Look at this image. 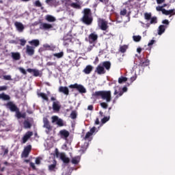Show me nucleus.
Segmentation results:
<instances>
[{
    "label": "nucleus",
    "instance_id": "52",
    "mask_svg": "<svg viewBox=\"0 0 175 175\" xmlns=\"http://www.w3.org/2000/svg\"><path fill=\"white\" fill-rule=\"evenodd\" d=\"M120 14L121 16H125V14H126V10H122L120 11Z\"/></svg>",
    "mask_w": 175,
    "mask_h": 175
},
{
    "label": "nucleus",
    "instance_id": "23",
    "mask_svg": "<svg viewBox=\"0 0 175 175\" xmlns=\"http://www.w3.org/2000/svg\"><path fill=\"white\" fill-rule=\"evenodd\" d=\"M51 28H53V25L49 23H43L40 25V29L47 30V29H50Z\"/></svg>",
    "mask_w": 175,
    "mask_h": 175
},
{
    "label": "nucleus",
    "instance_id": "39",
    "mask_svg": "<svg viewBox=\"0 0 175 175\" xmlns=\"http://www.w3.org/2000/svg\"><path fill=\"white\" fill-rule=\"evenodd\" d=\"M53 57H56V58H62V57H64V52L54 53Z\"/></svg>",
    "mask_w": 175,
    "mask_h": 175
},
{
    "label": "nucleus",
    "instance_id": "24",
    "mask_svg": "<svg viewBox=\"0 0 175 175\" xmlns=\"http://www.w3.org/2000/svg\"><path fill=\"white\" fill-rule=\"evenodd\" d=\"M61 109V105L59 104V101H54L53 103V109L54 111H59Z\"/></svg>",
    "mask_w": 175,
    "mask_h": 175
},
{
    "label": "nucleus",
    "instance_id": "26",
    "mask_svg": "<svg viewBox=\"0 0 175 175\" xmlns=\"http://www.w3.org/2000/svg\"><path fill=\"white\" fill-rule=\"evenodd\" d=\"M94 70V66H91V65H88L87 66L84 70H83V73H85V75H90V73H91V72H92V70Z\"/></svg>",
    "mask_w": 175,
    "mask_h": 175
},
{
    "label": "nucleus",
    "instance_id": "44",
    "mask_svg": "<svg viewBox=\"0 0 175 175\" xmlns=\"http://www.w3.org/2000/svg\"><path fill=\"white\" fill-rule=\"evenodd\" d=\"M107 103H105V102H103V103H100V106H101V107H103V109H107V107H109V105H107Z\"/></svg>",
    "mask_w": 175,
    "mask_h": 175
},
{
    "label": "nucleus",
    "instance_id": "42",
    "mask_svg": "<svg viewBox=\"0 0 175 175\" xmlns=\"http://www.w3.org/2000/svg\"><path fill=\"white\" fill-rule=\"evenodd\" d=\"M72 42V40L70 38H68L66 40V38H64V46H69V43Z\"/></svg>",
    "mask_w": 175,
    "mask_h": 175
},
{
    "label": "nucleus",
    "instance_id": "31",
    "mask_svg": "<svg viewBox=\"0 0 175 175\" xmlns=\"http://www.w3.org/2000/svg\"><path fill=\"white\" fill-rule=\"evenodd\" d=\"M0 99L2 100H10V96L5 94V93L0 94Z\"/></svg>",
    "mask_w": 175,
    "mask_h": 175
},
{
    "label": "nucleus",
    "instance_id": "29",
    "mask_svg": "<svg viewBox=\"0 0 175 175\" xmlns=\"http://www.w3.org/2000/svg\"><path fill=\"white\" fill-rule=\"evenodd\" d=\"M16 111V117L18 118V119H20V118H25L26 117V114L25 113H21V112L18 111V109L15 111Z\"/></svg>",
    "mask_w": 175,
    "mask_h": 175
},
{
    "label": "nucleus",
    "instance_id": "61",
    "mask_svg": "<svg viewBox=\"0 0 175 175\" xmlns=\"http://www.w3.org/2000/svg\"><path fill=\"white\" fill-rule=\"evenodd\" d=\"M95 124L96 125H99V118H96V120L95 121Z\"/></svg>",
    "mask_w": 175,
    "mask_h": 175
},
{
    "label": "nucleus",
    "instance_id": "37",
    "mask_svg": "<svg viewBox=\"0 0 175 175\" xmlns=\"http://www.w3.org/2000/svg\"><path fill=\"white\" fill-rule=\"evenodd\" d=\"M125 81H128V78L125 77H120L118 79V83L119 84H122V83H125Z\"/></svg>",
    "mask_w": 175,
    "mask_h": 175
},
{
    "label": "nucleus",
    "instance_id": "54",
    "mask_svg": "<svg viewBox=\"0 0 175 175\" xmlns=\"http://www.w3.org/2000/svg\"><path fill=\"white\" fill-rule=\"evenodd\" d=\"M36 165H40V158H37L36 159Z\"/></svg>",
    "mask_w": 175,
    "mask_h": 175
},
{
    "label": "nucleus",
    "instance_id": "3",
    "mask_svg": "<svg viewBox=\"0 0 175 175\" xmlns=\"http://www.w3.org/2000/svg\"><path fill=\"white\" fill-rule=\"evenodd\" d=\"M110 68H111V63L110 62H103L97 66L95 72L98 75H105L106 70H110Z\"/></svg>",
    "mask_w": 175,
    "mask_h": 175
},
{
    "label": "nucleus",
    "instance_id": "10",
    "mask_svg": "<svg viewBox=\"0 0 175 175\" xmlns=\"http://www.w3.org/2000/svg\"><path fill=\"white\" fill-rule=\"evenodd\" d=\"M27 72L31 73L34 77H42V75H43L42 71L35 68H28Z\"/></svg>",
    "mask_w": 175,
    "mask_h": 175
},
{
    "label": "nucleus",
    "instance_id": "28",
    "mask_svg": "<svg viewBox=\"0 0 175 175\" xmlns=\"http://www.w3.org/2000/svg\"><path fill=\"white\" fill-rule=\"evenodd\" d=\"M166 29V26L161 25L158 29V35H162Z\"/></svg>",
    "mask_w": 175,
    "mask_h": 175
},
{
    "label": "nucleus",
    "instance_id": "5",
    "mask_svg": "<svg viewBox=\"0 0 175 175\" xmlns=\"http://www.w3.org/2000/svg\"><path fill=\"white\" fill-rule=\"evenodd\" d=\"M114 90L115 92L113 95H116V99H118L120 96H122L124 92H126L128 91V88L126 87H124L122 89H121L120 86H116Z\"/></svg>",
    "mask_w": 175,
    "mask_h": 175
},
{
    "label": "nucleus",
    "instance_id": "13",
    "mask_svg": "<svg viewBox=\"0 0 175 175\" xmlns=\"http://www.w3.org/2000/svg\"><path fill=\"white\" fill-rule=\"evenodd\" d=\"M51 120H52V124H54V122H56V124L58 125V126H64V120L58 118V116H52Z\"/></svg>",
    "mask_w": 175,
    "mask_h": 175
},
{
    "label": "nucleus",
    "instance_id": "15",
    "mask_svg": "<svg viewBox=\"0 0 175 175\" xmlns=\"http://www.w3.org/2000/svg\"><path fill=\"white\" fill-rule=\"evenodd\" d=\"M26 53L27 55L32 57L35 54V46H31L29 45L26 46Z\"/></svg>",
    "mask_w": 175,
    "mask_h": 175
},
{
    "label": "nucleus",
    "instance_id": "62",
    "mask_svg": "<svg viewBox=\"0 0 175 175\" xmlns=\"http://www.w3.org/2000/svg\"><path fill=\"white\" fill-rule=\"evenodd\" d=\"M30 166H31V167H32L33 169H35V163H30Z\"/></svg>",
    "mask_w": 175,
    "mask_h": 175
},
{
    "label": "nucleus",
    "instance_id": "8",
    "mask_svg": "<svg viewBox=\"0 0 175 175\" xmlns=\"http://www.w3.org/2000/svg\"><path fill=\"white\" fill-rule=\"evenodd\" d=\"M152 14L151 12H146L144 13V18L146 20V21H150V24H157L158 23L157 16L152 17Z\"/></svg>",
    "mask_w": 175,
    "mask_h": 175
},
{
    "label": "nucleus",
    "instance_id": "33",
    "mask_svg": "<svg viewBox=\"0 0 175 175\" xmlns=\"http://www.w3.org/2000/svg\"><path fill=\"white\" fill-rule=\"evenodd\" d=\"M46 21H49V23H54V21H55L56 19H55V17L51 15H46Z\"/></svg>",
    "mask_w": 175,
    "mask_h": 175
},
{
    "label": "nucleus",
    "instance_id": "14",
    "mask_svg": "<svg viewBox=\"0 0 175 175\" xmlns=\"http://www.w3.org/2000/svg\"><path fill=\"white\" fill-rule=\"evenodd\" d=\"M31 150H32V146L31 145L25 147L24 150L22 153L23 158H28V155H29Z\"/></svg>",
    "mask_w": 175,
    "mask_h": 175
},
{
    "label": "nucleus",
    "instance_id": "35",
    "mask_svg": "<svg viewBox=\"0 0 175 175\" xmlns=\"http://www.w3.org/2000/svg\"><path fill=\"white\" fill-rule=\"evenodd\" d=\"M150 65V62L148 60H140L139 66H148Z\"/></svg>",
    "mask_w": 175,
    "mask_h": 175
},
{
    "label": "nucleus",
    "instance_id": "12",
    "mask_svg": "<svg viewBox=\"0 0 175 175\" xmlns=\"http://www.w3.org/2000/svg\"><path fill=\"white\" fill-rule=\"evenodd\" d=\"M96 132V128L92 127L89 132H88L84 137V140H88V142H91L92 140V138H91V136L94 135Z\"/></svg>",
    "mask_w": 175,
    "mask_h": 175
},
{
    "label": "nucleus",
    "instance_id": "4",
    "mask_svg": "<svg viewBox=\"0 0 175 175\" xmlns=\"http://www.w3.org/2000/svg\"><path fill=\"white\" fill-rule=\"evenodd\" d=\"M66 2L72 9L80 10L81 9V5H83V3L80 0H66Z\"/></svg>",
    "mask_w": 175,
    "mask_h": 175
},
{
    "label": "nucleus",
    "instance_id": "19",
    "mask_svg": "<svg viewBox=\"0 0 175 175\" xmlns=\"http://www.w3.org/2000/svg\"><path fill=\"white\" fill-rule=\"evenodd\" d=\"M33 135V133L32 131H28L25 133V135L23 137V144H25L26 142H28V139H30L31 136Z\"/></svg>",
    "mask_w": 175,
    "mask_h": 175
},
{
    "label": "nucleus",
    "instance_id": "57",
    "mask_svg": "<svg viewBox=\"0 0 175 175\" xmlns=\"http://www.w3.org/2000/svg\"><path fill=\"white\" fill-rule=\"evenodd\" d=\"M157 2L158 5H161V3H163V2H165V0H157Z\"/></svg>",
    "mask_w": 175,
    "mask_h": 175
},
{
    "label": "nucleus",
    "instance_id": "59",
    "mask_svg": "<svg viewBox=\"0 0 175 175\" xmlns=\"http://www.w3.org/2000/svg\"><path fill=\"white\" fill-rule=\"evenodd\" d=\"M88 110H93L94 109V107L92 105H89L88 107Z\"/></svg>",
    "mask_w": 175,
    "mask_h": 175
},
{
    "label": "nucleus",
    "instance_id": "53",
    "mask_svg": "<svg viewBox=\"0 0 175 175\" xmlns=\"http://www.w3.org/2000/svg\"><path fill=\"white\" fill-rule=\"evenodd\" d=\"M162 24H165L166 25H169V21L165 19L162 21Z\"/></svg>",
    "mask_w": 175,
    "mask_h": 175
},
{
    "label": "nucleus",
    "instance_id": "55",
    "mask_svg": "<svg viewBox=\"0 0 175 175\" xmlns=\"http://www.w3.org/2000/svg\"><path fill=\"white\" fill-rule=\"evenodd\" d=\"M155 43V40H152L150 41V42L148 44V46H152V44Z\"/></svg>",
    "mask_w": 175,
    "mask_h": 175
},
{
    "label": "nucleus",
    "instance_id": "9",
    "mask_svg": "<svg viewBox=\"0 0 175 175\" xmlns=\"http://www.w3.org/2000/svg\"><path fill=\"white\" fill-rule=\"evenodd\" d=\"M69 88H75L80 92V94H85L87 92V89L83 86V85H80L78 83H75L73 85H70Z\"/></svg>",
    "mask_w": 175,
    "mask_h": 175
},
{
    "label": "nucleus",
    "instance_id": "16",
    "mask_svg": "<svg viewBox=\"0 0 175 175\" xmlns=\"http://www.w3.org/2000/svg\"><path fill=\"white\" fill-rule=\"evenodd\" d=\"M69 131L66 130H61L59 131V135L62 139H64V140H68V137H69Z\"/></svg>",
    "mask_w": 175,
    "mask_h": 175
},
{
    "label": "nucleus",
    "instance_id": "56",
    "mask_svg": "<svg viewBox=\"0 0 175 175\" xmlns=\"http://www.w3.org/2000/svg\"><path fill=\"white\" fill-rule=\"evenodd\" d=\"M94 49V45H90L88 47V51H91Z\"/></svg>",
    "mask_w": 175,
    "mask_h": 175
},
{
    "label": "nucleus",
    "instance_id": "30",
    "mask_svg": "<svg viewBox=\"0 0 175 175\" xmlns=\"http://www.w3.org/2000/svg\"><path fill=\"white\" fill-rule=\"evenodd\" d=\"M46 3L49 6H57V0H46Z\"/></svg>",
    "mask_w": 175,
    "mask_h": 175
},
{
    "label": "nucleus",
    "instance_id": "1",
    "mask_svg": "<svg viewBox=\"0 0 175 175\" xmlns=\"http://www.w3.org/2000/svg\"><path fill=\"white\" fill-rule=\"evenodd\" d=\"M92 98L94 99L100 98L103 100H105L107 103H110L111 102V91L102 90L95 92L92 93Z\"/></svg>",
    "mask_w": 175,
    "mask_h": 175
},
{
    "label": "nucleus",
    "instance_id": "18",
    "mask_svg": "<svg viewBox=\"0 0 175 175\" xmlns=\"http://www.w3.org/2000/svg\"><path fill=\"white\" fill-rule=\"evenodd\" d=\"M57 157H59L60 159H62L64 163H69V158L66 157L65 153H57Z\"/></svg>",
    "mask_w": 175,
    "mask_h": 175
},
{
    "label": "nucleus",
    "instance_id": "47",
    "mask_svg": "<svg viewBox=\"0 0 175 175\" xmlns=\"http://www.w3.org/2000/svg\"><path fill=\"white\" fill-rule=\"evenodd\" d=\"M21 46H25V43H27V40L24 39H21L20 40Z\"/></svg>",
    "mask_w": 175,
    "mask_h": 175
},
{
    "label": "nucleus",
    "instance_id": "38",
    "mask_svg": "<svg viewBox=\"0 0 175 175\" xmlns=\"http://www.w3.org/2000/svg\"><path fill=\"white\" fill-rule=\"evenodd\" d=\"M34 5L35 6H36L37 8H41V10H43V9H44V8L42 7V3H40V1L37 0L34 2Z\"/></svg>",
    "mask_w": 175,
    "mask_h": 175
},
{
    "label": "nucleus",
    "instance_id": "7",
    "mask_svg": "<svg viewBox=\"0 0 175 175\" xmlns=\"http://www.w3.org/2000/svg\"><path fill=\"white\" fill-rule=\"evenodd\" d=\"M43 128H45V132L49 135L51 131H53V126L50 124V122L47 118H43Z\"/></svg>",
    "mask_w": 175,
    "mask_h": 175
},
{
    "label": "nucleus",
    "instance_id": "32",
    "mask_svg": "<svg viewBox=\"0 0 175 175\" xmlns=\"http://www.w3.org/2000/svg\"><path fill=\"white\" fill-rule=\"evenodd\" d=\"M38 98H42L44 99V100L49 101V97H47V94L42 92H38Z\"/></svg>",
    "mask_w": 175,
    "mask_h": 175
},
{
    "label": "nucleus",
    "instance_id": "50",
    "mask_svg": "<svg viewBox=\"0 0 175 175\" xmlns=\"http://www.w3.org/2000/svg\"><path fill=\"white\" fill-rule=\"evenodd\" d=\"M49 170H54V169H55V165L52 164V165H49Z\"/></svg>",
    "mask_w": 175,
    "mask_h": 175
},
{
    "label": "nucleus",
    "instance_id": "60",
    "mask_svg": "<svg viewBox=\"0 0 175 175\" xmlns=\"http://www.w3.org/2000/svg\"><path fill=\"white\" fill-rule=\"evenodd\" d=\"M8 152H9V150L5 149V150H4V154H3V155L8 154Z\"/></svg>",
    "mask_w": 175,
    "mask_h": 175
},
{
    "label": "nucleus",
    "instance_id": "11",
    "mask_svg": "<svg viewBox=\"0 0 175 175\" xmlns=\"http://www.w3.org/2000/svg\"><path fill=\"white\" fill-rule=\"evenodd\" d=\"M98 27L102 29V31H106L107 28H109V26L107 25V21L99 18L98 19Z\"/></svg>",
    "mask_w": 175,
    "mask_h": 175
},
{
    "label": "nucleus",
    "instance_id": "43",
    "mask_svg": "<svg viewBox=\"0 0 175 175\" xmlns=\"http://www.w3.org/2000/svg\"><path fill=\"white\" fill-rule=\"evenodd\" d=\"M110 120V116H105L101 120L102 124H106Z\"/></svg>",
    "mask_w": 175,
    "mask_h": 175
},
{
    "label": "nucleus",
    "instance_id": "6",
    "mask_svg": "<svg viewBox=\"0 0 175 175\" xmlns=\"http://www.w3.org/2000/svg\"><path fill=\"white\" fill-rule=\"evenodd\" d=\"M156 10L157 12H162L163 14H165V16H170V17H172V16L175 15V10H166L165 8H163L162 6H157L156 8Z\"/></svg>",
    "mask_w": 175,
    "mask_h": 175
},
{
    "label": "nucleus",
    "instance_id": "58",
    "mask_svg": "<svg viewBox=\"0 0 175 175\" xmlns=\"http://www.w3.org/2000/svg\"><path fill=\"white\" fill-rule=\"evenodd\" d=\"M135 80H136V77H131V83H133V81H135Z\"/></svg>",
    "mask_w": 175,
    "mask_h": 175
},
{
    "label": "nucleus",
    "instance_id": "51",
    "mask_svg": "<svg viewBox=\"0 0 175 175\" xmlns=\"http://www.w3.org/2000/svg\"><path fill=\"white\" fill-rule=\"evenodd\" d=\"M8 90V87L6 86H0V91H6Z\"/></svg>",
    "mask_w": 175,
    "mask_h": 175
},
{
    "label": "nucleus",
    "instance_id": "41",
    "mask_svg": "<svg viewBox=\"0 0 175 175\" xmlns=\"http://www.w3.org/2000/svg\"><path fill=\"white\" fill-rule=\"evenodd\" d=\"M127 49H128V46L123 45V46H120V51L121 53H125V51H126Z\"/></svg>",
    "mask_w": 175,
    "mask_h": 175
},
{
    "label": "nucleus",
    "instance_id": "48",
    "mask_svg": "<svg viewBox=\"0 0 175 175\" xmlns=\"http://www.w3.org/2000/svg\"><path fill=\"white\" fill-rule=\"evenodd\" d=\"M4 80H12V77L10 75H5L3 76Z\"/></svg>",
    "mask_w": 175,
    "mask_h": 175
},
{
    "label": "nucleus",
    "instance_id": "49",
    "mask_svg": "<svg viewBox=\"0 0 175 175\" xmlns=\"http://www.w3.org/2000/svg\"><path fill=\"white\" fill-rule=\"evenodd\" d=\"M19 70L23 75H27V71H25V69L23 68H19Z\"/></svg>",
    "mask_w": 175,
    "mask_h": 175
},
{
    "label": "nucleus",
    "instance_id": "34",
    "mask_svg": "<svg viewBox=\"0 0 175 175\" xmlns=\"http://www.w3.org/2000/svg\"><path fill=\"white\" fill-rule=\"evenodd\" d=\"M79 162H80V157L77 156L72 159V163H73L74 165H77Z\"/></svg>",
    "mask_w": 175,
    "mask_h": 175
},
{
    "label": "nucleus",
    "instance_id": "40",
    "mask_svg": "<svg viewBox=\"0 0 175 175\" xmlns=\"http://www.w3.org/2000/svg\"><path fill=\"white\" fill-rule=\"evenodd\" d=\"M133 39L134 42H140V40H142V36H133Z\"/></svg>",
    "mask_w": 175,
    "mask_h": 175
},
{
    "label": "nucleus",
    "instance_id": "21",
    "mask_svg": "<svg viewBox=\"0 0 175 175\" xmlns=\"http://www.w3.org/2000/svg\"><path fill=\"white\" fill-rule=\"evenodd\" d=\"M14 26L18 32H23V31H24V25H23V23L20 22H15Z\"/></svg>",
    "mask_w": 175,
    "mask_h": 175
},
{
    "label": "nucleus",
    "instance_id": "45",
    "mask_svg": "<svg viewBox=\"0 0 175 175\" xmlns=\"http://www.w3.org/2000/svg\"><path fill=\"white\" fill-rule=\"evenodd\" d=\"M43 47L45 49V50H53V48H51V46H50L49 44H44Z\"/></svg>",
    "mask_w": 175,
    "mask_h": 175
},
{
    "label": "nucleus",
    "instance_id": "63",
    "mask_svg": "<svg viewBox=\"0 0 175 175\" xmlns=\"http://www.w3.org/2000/svg\"><path fill=\"white\" fill-rule=\"evenodd\" d=\"M137 51L140 54V53H142V48H137Z\"/></svg>",
    "mask_w": 175,
    "mask_h": 175
},
{
    "label": "nucleus",
    "instance_id": "22",
    "mask_svg": "<svg viewBox=\"0 0 175 175\" xmlns=\"http://www.w3.org/2000/svg\"><path fill=\"white\" fill-rule=\"evenodd\" d=\"M59 92H62L64 95H69V88L66 86H60L59 88Z\"/></svg>",
    "mask_w": 175,
    "mask_h": 175
},
{
    "label": "nucleus",
    "instance_id": "25",
    "mask_svg": "<svg viewBox=\"0 0 175 175\" xmlns=\"http://www.w3.org/2000/svg\"><path fill=\"white\" fill-rule=\"evenodd\" d=\"M11 56H12V58H13V59H14V61H19V59H21V55L18 52L11 53Z\"/></svg>",
    "mask_w": 175,
    "mask_h": 175
},
{
    "label": "nucleus",
    "instance_id": "46",
    "mask_svg": "<svg viewBox=\"0 0 175 175\" xmlns=\"http://www.w3.org/2000/svg\"><path fill=\"white\" fill-rule=\"evenodd\" d=\"M70 117L72 120H75V118L77 117V114L75 111H72L70 114Z\"/></svg>",
    "mask_w": 175,
    "mask_h": 175
},
{
    "label": "nucleus",
    "instance_id": "2",
    "mask_svg": "<svg viewBox=\"0 0 175 175\" xmlns=\"http://www.w3.org/2000/svg\"><path fill=\"white\" fill-rule=\"evenodd\" d=\"M82 13L83 14V16L81 18V21L86 25H91L94 20L92 18V13L91 12V10L90 8H85Z\"/></svg>",
    "mask_w": 175,
    "mask_h": 175
},
{
    "label": "nucleus",
    "instance_id": "27",
    "mask_svg": "<svg viewBox=\"0 0 175 175\" xmlns=\"http://www.w3.org/2000/svg\"><path fill=\"white\" fill-rule=\"evenodd\" d=\"M29 44H31V46H33L35 49V47H38L40 44V42L39 40H32L29 41Z\"/></svg>",
    "mask_w": 175,
    "mask_h": 175
},
{
    "label": "nucleus",
    "instance_id": "36",
    "mask_svg": "<svg viewBox=\"0 0 175 175\" xmlns=\"http://www.w3.org/2000/svg\"><path fill=\"white\" fill-rule=\"evenodd\" d=\"M23 125H24V128H25V129H28L31 128V126H32V125L28 120H25L23 122Z\"/></svg>",
    "mask_w": 175,
    "mask_h": 175
},
{
    "label": "nucleus",
    "instance_id": "20",
    "mask_svg": "<svg viewBox=\"0 0 175 175\" xmlns=\"http://www.w3.org/2000/svg\"><path fill=\"white\" fill-rule=\"evenodd\" d=\"M98 40V34L96 33H92L89 36V42L90 43H94Z\"/></svg>",
    "mask_w": 175,
    "mask_h": 175
},
{
    "label": "nucleus",
    "instance_id": "64",
    "mask_svg": "<svg viewBox=\"0 0 175 175\" xmlns=\"http://www.w3.org/2000/svg\"><path fill=\"white\" fill-rule=\"evenodd\" d=\"M88 143H85L84 148H88Z\"/></svg>",
    "mask_w": 175,
    "mask_h": 175
},
{
    "label": "nucleus",
    "instance_id": "17",
    "mask_svg": "<svg viewBox=\"0 0 175 175\" xmlns=\"http://www.w3.org/2000/svg\"><path fill=\"white\" fill-rule=\"evenodd\" d=\"M7 109H10L12 111H16V110H18V108H17V106L13 102H9L5 105Z\"/></svg>",
    "mask_w": 175,
    "mask_h": 175
}]
</instances>
